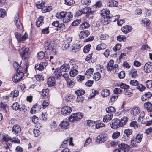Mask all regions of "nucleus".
<instances>
[{
    "label": "nucleus",
    "mask_w": 152,
    "mask_h": 152,
    "mask_svg": "<svg viewBox=\"0 0 152 152\" xmlns=\"http://www.w3.org/2000/svg\"><path fill=\"white\" fill-rule=\"evenodd\" d=\"M142 137V135L141 134H138L137 135L135 138L136 139L137 143H140L141 141Z\"/></svg>",
    "instance_id": "obj_56"
},
{
    "label": "nucleus",
    "mask_w": 152,
    "mask_h": 152,
    "mask_svg": "<svg viewBox=\"0 0 152 152\" xmlns=\"http://www.w3.org/2000/svg\"><path fill=\"white\" fill-rule=\"evenodd\" d=\"M106 112L109 114L112 113H115L116 111V109L113 106L109 107L106 109Z\"/></svg>",
    "instance_id": "obj_43"
},
{
    "label": "nucleus",
    "mask_w": 152,
    "mask_h": 152,
    "mask_svg": "<svg viewBox=\"0 0 152 152\" xmlns=\"http://www.w3.org/2000/svg\"><path fill=\"white\" fill-rule=\"evenodd\" d=\"M90 26V24L87 22H84L81 24L80 26V29L87 28Z\"/></svg>",
    "instance_id": "obj_42"
},
{
    "label": "nucleus",
    "mask_w": 152,
    "mask_h": 152,
    "mask_svg": "<svg viewBox=\"0 0 152 152\" xmlns=\"http://www.w3.org/2000/svg\"><path fill=\"white\" fill-rule=\"evenodd\" d=\"M142 22L143 23L144 26H148L150 23V20L147 18L144 19L142 20Z\"/></svg>",
    "instance_id": "obj_52"
},
{
    "label": "nucleus",
    "mask_w": 152,
    "mask_h": 152,
    "mask_svg": "<svg viewBox=\"0 0 152 152\" xmlns=\"http://www.w3.org/2000/svg\"><path fill=\"white\" fill-rule=\"evenodd\" d=\"M59 126L61 129H67L69 126V123L67 121H61Z\"/></svg>",
    "instance_id": "obj_23"
},
{
    "label": "nucleus",
    "mask_w": 152,
    "mask_h": 152,
    "mask_svg": "<svg viewBox=\"0 0 152 152\" xmlns=\"http://www.w3.org/2000/svg\"><path fill=\"white\" fill-rule=\"evenodd\" d=\"M129 84L132 86H137L139 85V82L136 80H132L130 81Z\"/></svg>",
    "instance_id": "obj_57"
},
{
    "label": "nucleus",
    "mask_w": 152,
    "mask_h": 152,
    "mask_svg": "<svg viewBox=\"0 0 152 152\" xmlns=\"http://www.w3.org/2000/svg\"><path fill=\"white\" fill-rule=\"evenodd\" d=\"M93 69L90 68L86 71L85 73V75L87 78H90L93 75Z\"/></svg>",
    "instance_id": "obj_34"
},
{
    "label": "nucleus",
    "mask_w": 152,
    "mask_h": 152,
    "mask_svg": "<svg viewBox=\"0 0 152 152\" xmlns=\"http://www.w3.org/2000/svg\"><path fill=\"white\" fill-rule=\"evenodd\" d=\"M137 86V88L141 92L145 90L146 88L145 87L141 84H139Z\"/></svg>",
    "instance_id": "obj_63"
},
{
    "label": "nucleus",
    "mask_w": 152,
    "mask_h": 152,
    "mask_svg": "<svg viewBox=\"0 0 152 152\" xmlns=\"http://www.w3.org/2000/svg\"><path fill=\"white\" fill-rule=\"evenodd\" d=\"M66 84L69 88H72L74 86L75 83L73 81L69 79L66 81Z\"/></svg>",
    "instance_id": "obj_50"
},
{
    "label": "nucleus",
    "mask_w": 152,
    "mask_h": 152,
    "mask_svg": "<svg viewBox=\"0 0 152 152\" xmlns=\"http://www.w3.org/2000/svg\"><path fill=\"white\" fill-rule=\"evenodd\" d=\"M107 47V45L103 43H101L98 44L96 48V50H101L104 49Z\"/></svg>",
    "instance_id": "obj_31"
},
{
    "label": "nucleus",
    "mask_w": 152,
    "mask_h": 152,
    "mask_svg": "<svg viewBox=\"0 0 152 152\" xmlns=\"http://www.w3.org/2000/svg\"><path fill=\"white\" fill-rule=\"evenodd\" d=\"M152 104L149 102H145L144 104V108L149 112L152 111Z\"/></svg>",
    "instance_id": "obj_29"
},
{
    "label": "nucleus",
    "mask_w": 152,
    "mask_h": 152,
    "mask_svg": "<svg viewBox=\"0 0 152 152\" xmlns=\"http://www.w3.org/2000/svg\"><path fill=\"white\" fill-rule=\"evenodd\" d=\"M144 70L146 73H149L152 71V62H148L145 65Z\"/></svg>",
    "instance_id": "obj_17"
},
{
    "label": "nucleus",
    "mask_w": 152,
    "mask_h": 152,
    "mask_svg": "<svg viewBox=\"0 0 152 152\" xmlns=\"http://www.w3.org/2000/svg\"><path fill=\"white\" fill-rule=\"evenodd\" d=\"M118 86L120 87L121 88L124 89H128L129 88V86L124 83H121Z\"/></svg>",
    "instance_id": "obj_61"
},
{
    "label": "nucleus",
    "mask_w": 152,
    "mask_h": 152,
    "mask_svg": "<svg viewBox=\"0 0 152 152\" xmlns=\"http://www.w3.org/2000/svg\"><path fill=\"white\" fill-rule=\"evenodd\" d=\"M44 55V53L42 51H41L37 53V57L40 60L43 58Z\"/></svg>",
    "instance_id": "obj_62"
},
{
    "label": "nucleus",
    "mask_w": 152,
    "mask_h": 152,
    "mask_svg": "<svg viewBox=\"0 0 152 152\" xmlns=\"http://www.w3.org/2000/svg\"><path fill=\"white\" fill-rule=\"evenodd\" d=\"M101 76L99 72H96L94 75L93 79L96 81L99 80L101 78Z\"/></svg>",
    "instance_id": "obj_47"
},
{
    "label": "nucleus",
    "mask_w": 152,
    "mask_h": 152,
    "mask_svg": "<svg viewBox=\"0 0 152 152\" xmlns=\"http://www.w3.org/2000/svg\"><path fill=\"white\" fill-rule=\"evenodd\" d=\"M34 135L36 137H38L40 134V132L38 129H33Z\"/></svg>",
    "instance_id": "obj_60"
},
{
    "label": "nucleus",
    "mask_w": 152,
    "mask_h": 152,
    "mask_svg": "<svg viewBox=\"0 0 152 152\" xmlns=\"http://www.w3.org/2000/svg\"><path fill=\"white\" fill-rule=\"evenodd\" d=\"M85 93V91L82 89L78 90L75 91V93L78 96H82Z\"/></svg>",
    "instance_id": "obj_54"
},
{
    "label": "nucleus",
    "mask_w": 152,
    "mask_h": 152,
    "mask_svg": "<svg viewBox=\"0 0 152 152\" xmlns=\"http://www.w3.org/2000/svg\"><path fill=\"white\" fill-rule=\"evenodd\" d=\"M100 94L102 97L105 98L110 95V91L107 89H103L101 91Z\"/></svg>",
    "instance_id": "obj_25"
},
{
    "label": "nucleus",
    "mask_w": 152,
    "mask_h": 152,
    "mask_svg": "<svg viewBox=\"0 0 152 152\" xmlns=\"http://www.w3.org/2000/svg\"><path fill=\"white\" fill-rule=\"evenodd\" d=\"M17 73L12 78V80L14 82H18L21 80L24 76V74L21 71L17 72Z\"/></svg>",
    "instance_id": "obj_5"
},
{
    "label": "nucleus",
    "mask_w": 152,
    "mask_h": 152,
    "mask_svg": "<svg viewBox=\"0 0 152 152\" xmlns=\"http://www.w3.org/2000/svg\"><path fill=\"white\" fill-rule=\"evenodd\" d=\"M19 50L21 52L22 51L23 54L22 55V59L25 60L28 58L30 57V53H29V49L28 48H26L24 46H22L21 45L19 46Z\"/></svg>",
    "instance_id": "obj_3"
},
{
    "label": "nucleus",
    "mask_w": 152,
    "mask_h": 152,
    "mask_svg": "<svg viewBox=\"0 0 152 152\" xmlns=\"http://www.w3.org/2000/svg\"><path fill=\"white\" fill-rule=\"evenodd\" d=\"M110 125L112 128L115 129L120 126V120L118 119H115L111 122Z\"/></svg>",
    "instance_id": "obj_15"
},
{
    "label": "nucleus",
    "mask_w": 152,
    "mask_h": 152,
    "mask_svg": "<svg viewBox=\"0 0 152 152\" xmlns=\"http://www.w3.org/2000/svg\"><path fill=\"white\" fill-rule=\"evenodd\" d=\"M78 67V66L75 64L71 68V70L69 72V75L71 77H74L78 74V72L77 69Z\"/></svg>",
    "instance_id": "obj_13"
},
{
    "label": "nucleus",
    "mask_w": 152,
    "mask_h": 152,
    "mask_svg": "<svg viewBox=\"0 0 152 152\" xmlns=\"http://www.w3.org/2000/svg\"><path fill=\"white\" fill-rule=\"evenodd\" d=\"M107 139V135L106 134H101L97 137L96 142L97 143H101L106 141Z\"/></svg>",
    "instance_id": "obj_12"
},
{
    "label": "nucleus",
    "mask_w": 152,
    "mask_h": 152,
    "mask_svg": "<svg viewBox=\"0 0 152 152\" xmlns=\"http://www.w3.org/2000/svg\"><path fill=\"white\" fill-rule=\"evenodd\" d=\"M15 35L16 38L19 42H22L25 41L28 37L27 34L26 33L22 36L19 33L15 32Z\"/></svg>",
    "instance_id": "obj_8"
},
{
    "label": "nucleus",
    "mask_w": 152,
    "mask_h": 152,
    "mask_svg": "<svg viewBox=\"0 0 152 152\" xmlns=\"http://www.w3.org/2000/svg\"><path fill=\"white\" fill-rule=\"evenodd\" d=\"M132 133V130L131 129H125L124 131V134L126 136L130 137Z\"/></svg>",
    "instance_id": "obj_45"
},
{
    "label": "nucleus",
    "mask_w": 152,
    "mask_h": 152,
    "mask_svg": "<svg viewBox=\"0 0 152 152\" xmlns=\"http://www.w3.org/2000/svg\"><path fill=\"white\" fill-rule=\"evenodd\" d=\"M49 90L48 89H43L42 91V95L44 98H46L48 95Z\"/></svg>",
    "instance_id": "obj_46"
},
{
    "label": "nucleus",
    "mask_w": 152,
    "mask_h": 152,
    "mask_svg": "<svg viewBox=\"0 0 152 152\" xmlns=\"http://www.w3.org/2000/svg\"><path fill=\"white\" fill-rule=\"evenodd\" d=\"M146 86L147 87L149 88H152V80H148L145 82Z\"/></svg>",
    "instance_id": "obj_64"
},
{
    "label": "nucleus",
    "mask_w": 152,
    "mask_h": 152,
    "mask_svg": "<svg viewBox=\"0 0 152 152\" xmlns=\"http://www.w3.org/2000/svg\"><path fill=\"white\" fill-rule=\"evenodd\" d=\"M114 61L113 60H110L107 63L106 68L108 71H111L112 70L113 67Z\"/></svg>",
    "instance_id": "obj_28"
},
{
    "label": "nucleus",
    "mask_w": 152,
    "mask_h": 152,
    "mask_svg": "<svg viewBox=\"0 0 152 152\" xmlns=\"http://www.w3.org/2000/svg\"><path fill=\"white\" fill-rule=\"evenodd\" d=\"M140 108L137 107H133L131 110L130 112L131 114L134 116H137L140 113Z\"/></svg>",
    "instance_id": "obj_21"
},
{
    "label": "nucleus",
    "mask_w": 152,
    "mask_h": 152,
    "mask_svg": "<svg viewBox=\"0 0 152 152\" xmlns=\"http://www.w3.org/2000/svg\"><path fill=\"white\" fill-rule=\"evenodd\" d=\"M110 11L109 10L107 9H104L101 11V15L102 16L106 17L109 14Z\"/></svg>",
    "instance_id": "obj_41"
},
{
    "label": "nucleus",
    "mask_w": 152,
    "mask_h": 152,
    "mask_svg": "<svg viewBox=\"0 0 152 152\" xmlns=\"http://www.w3.org/2000/svg\"><path fill=\"white\" fill-rule=\"evenodd\" d=\"M40 105L36 104L32 107L31 110V112L32 113H34L35 112L39 110Z\"/></svg>",
    "instance_id": "obj_38"
},
{
    "label": "nucleus",
    "mask_w": 152,
    "mask_h": 152,
    "mask_svg": "<svg viewBox=\"0 0 152 152\" xmlns=\"http://www.w3.org/2000/svg\"><path fill=\"white\" fill-rule=\"evenodd\" d=\"M130 126L133 127L135 129H137L138 127V125L135 121H132L130 124Z\"/></svg>",
    "instance_id": "obj_55"
},
{
    "label": "nucleus",
    "mask_w": 152,
    "mask_h": 152,
    "mask_svg": "<svg viewBox=\"0 0 152 152\" xmlns=\"http://www.w3.org/2000/svg\"><path fill=\"white\" fill-rule=\"evenodd\" d=\"M145 115V113L144 111H142L138 119V121L141 122V123L143 124H145V122L143 121L144 120V116Z\"/></svg>",
    "instance_id": "obj_33"
},
{
    "label": "nucleus",
    "mask_w": 152,
    "mask_h": 152,
    "mask_svg": "<svg viewBox=\"0 0 152 152\" xmlns=\"http://www.w3.org/2000/svg\"><path fill=\"white\" fill-rule=\"evenodd\" d=\"M66 12L64 11L57 12L56 15V16L58 18L62 19L63 20Z\"/></svg>",
    "instance_id": "obj_39"
},
{
    "label": "nucleus",
    "mask_w": 152,
    "mask_h": 152,
    "mask_svg": "<svg viewBox=\"0 0 152 152\" xmlns=\"http://www.w3.org/2000/svg\"><path fill=\"white\" fill-rule=\"evenodd\" d=\"M117 39V40L120 42H125L126 41V37L122 35L118 36Z\"/></svg>",
    "instance_id": "obj_48"
},
{
    "label": "nucleus",
    "mask_w": 152,
    "mask_h": 152,
    "mask_svg": "<svg viewBox=\"0 0 152 152\" xmlns=\"http://www.w3.org/2000/svg\"><path fill=\"white\" fill-rule=\"evenodd\" d=\"M82 118V113L80 112L72 114L69 117V119L70 121L73 122L79 120Z\"/></svg>",
    "instance_id": "obj_4"
},
{
    "label": "nucleus",
    "mask_w": 152,
    "mask_h": 152,
    "mask_svg": "<svg viewBox=\"0 0 152 152\" xmlns=\"http://www.w3.org/2000/svg\"><path fill=\"white\" fill-rule=\"evenodd\" d=\"M65 4L68 6H71L75 3L74 0H64Z\"/></svg>",
    "instance_id": "obj_51"
},
{
    "label": "nucleus",
    "mask_w": 152,
    "mask_h": 152,
    "mask_svg": "<svg viewBox=\"0 0 152 152\" xmlns=\"http://www.w3.org/2000/svg\"><path fill=\"white\" fill-rule=\"evenodd\" d=\"M90 34L89 31L88 30L83 31L79 33V37L80 39H83L87 37Z\"/></svg>",
    "instance_id": "obj_24"
},
{
    "label": "nucleus",
    "mask_w": 152,
    "mask_h": 152,
    "mask_svg": "<svg viewBox=\"0 0 152 152\" xmlns=\"http://www.w3.org/2000/svg\"><path fill=\"white\" fill-rule=\"evenodd\" d=\"M57 30H60V31L64 32L66 30L65 25L63 23L60 24L59 27L57 28Z\"/></svg>",
    "instance_id": "obj_44"
},
{
    "label": "nucleus",
    "mask_w": 152,
    "mask_h": 152,
    "mask_svg": "<svg viewBox=\"0 0 152 152\" xmlns=\"http://www.w3.org/2000/svg\"><path fill=\"white\" fill-rule=\"evenodd\" d=\"M14 22L15 23L16 26L19 30L22 31L23 29V25L21 22L20 20L18 18V13L16 14L14 18Z\"/></svg>",
    "instance_id": "obj_6"
},
{
    "label": "nucleus",
    "mask_w": 152,
    "mask_h": 152,
    "mask_svg": "<svg viewBox=\"0 0 152 152\" xmlns=\"http://www.w3.org/2000/svg\"><path fill=\"white\" fill-rule=\"evenodd\" d=\"M44 2L42 1H39L36 3L37 7L38 9H42V12L45 13L49 11L48 8L46 7H44Z\"/></svg>",
    "instance_id": "obj_7"
},
{
    "label": "nucleus",
    "mask_w": 152,
    "mask_h": 152,
    "mask_svg": "<svg viewBox=\"0 0 152 152\" xmlns=\"http://www.w3.org/2000/svg\"><path fill=\"white\" fill-rule=\"evenodd\" d=\"M137 70L135 69H133L130 71L129 74L132 78H136L137 76Z\"/></svg>",
    "instance_id": "obj_40"
},
{
    "label": "nucleus",
    "mask_w": 152,
    "mask_h": 152,
    "mask_svg": "<svg viewBox=\"0 0 152 152\" xmlns=\"http://www.w3.org/2000/svg\"><path fill=\"white\" fill-rule=\"evenodd\" d=\"M70 67L69 64H64L61 66L60 69L56 68L54 71L53 75L56 78L62 76V74L61 72H65L68 71L70 69Z\"/></svg>",
    "instance_id": "obj_2"
},
{
    "label": "nucleus",
    "mask_w": 152,
    "mask_h": 152,
    "mask_svg": "<svg viewBox=\"0 0 152 152\" xmlns=\"http://www.w3.org/2000/svg\"><path fill=\"white\" fill-rule=\"evenodd\" d=\"M152 96V94L150 92L145 93L141 97V99L142 101H144L151 98Z\"/></svg>",
    "instance_id": "obj_32"
},
{
    "label": "nucleus",
    "mask_w": 152,
    "mask_h": 152,
    "mask_svg": "<svg viewBox=\"0 0 152 152\" xmlns=\"http://www.w3.org/2000/svg\"><path fill=\"white\" fill-rule=\"evenodd\" d=\"M47 83L48 86H54L55 83V78L52 76L50 77L47 80Z\"/></svg>",
    "instance_id": "obj_19"
},
{
    "label": "nucleus",
    "mask_w": 152,
    "mask_h": 152,
    "mask_svg": "<svg viewBox=\"0 0 152 152\" xmlns=\"http://www.w3.org/2000/svg\"><path fill=\"white\" fill-rule=\"evenodd\" d=\"M19 91L18 90H15L11 93L10 95L6 96V99H10V98H11V99H12L14 97H17L19 95Z\"/></svg>",
    "instance_id": "obj_22"
},
{
    "label": "nucleus",
    "mask_w": 152,
    "mask_h": 152,
    "mask_svg": "<svg viewBox=\"0 0 152 152\" xmlns=\"http://www.w3.org/2000/svg\"><path fill=\"white\" fill-rule=\"evenodd\" d=\"M110 19V18H109V16H106V17H104L102 19V23L104 25L108 24L109 23Z\"/></svg>",
    "instance_id": "obj_36"
},
{
    "label": "nucleus",
    "mask_w": 152,
    "mask_h": 152,
    "mask_svg": "<svg viewBox=\"0 0 152 152\" xmlns=\"http://www.w3.org/2000/svg\"><path fill=\"white\" fill-rule=\"evenodd\" d=\"M72 39L71 37H69L66 41H65L64 43L62 46V48L63 50L67 49L69 46V44L72 41Z\"/></svg>",
    "instance_id": "obj_18"
},
{
    "label": "nucleus",
    "mask_w": 152,
    "mask_h": 152,
    "mask_svg": "<svg viewBox=\"0 0 152 152\" xmlns=\"http://www.w3.org/2000/svg\"><path fill=\"white\" fill-rule=\"evenodd\" d=\"M21 130V127L18 125H15L13 126L12 129V132L15 135H17L20 133Z\"/></svg>",
    "instance_id": "obj_16"
},
{
    "label": "nucleus",
    "mask_w": 152,
    "mask_h": 152,
    "mask_svg": "<svg viewBox=\"0 0 152 152\" xmlns=\"http://www.w3.org/2000/svg\"><path fill=\"white\" fill-rule=\"evenodd\" d=\"M48 63L46 61L41 62L39 64H37L35 65V70L39 71H42L44 70L47 66Z\"/></svg>",
    "instance_id": "obj_10"
},
{
    "label": "nucleus",
    "mask_w": 152,
    "mask_h": 152,
    "mask_svg": "<svg viewBox=\"0 0 152 152\" xmlns=\"http://www.w3.org/2000/svg\"><path fill=\"white\" fill-rule=\"evenodd\" d=\"M125 95L131 96L132 95V90L131 89H128L124 91Z\"/></svg>",
    "instance_id": "obj_49"
},
{
    "label": "nucleus",
    "mask_w": 152,
    "mask_h": 152,
    "mask_svg": "<svg viewBox=\"0 0 152 152\" xmlns=\"http://www.w3.org/2000/svg\"><path fill=\"white\" fill-rule=\"evenodd\" d=\"M113 115L112 114H109L104 116L103 118V121L107 122L110 121L113 118Z\"/></svg>",
    "instance_id": "obj_30"
},
{
    "label": "nucleus",
    "mask_w": 152,
    "mask_h": 152,
    "mask_svg": "<svg viewBox=\"0 0 152 152\" xmlns=\"http://www.w3.org/2000/svg\"><path fill=\"white\" fill-rule=\"evenodd\" d=\"M50 127L51 131L53 132H56L57 131L58 128L55 121H53L50 123Z\"/></svg>",
    "instance_id": "obj_35"
},
{
    "label": "nucleus",
    "mask_w": 152,
    "mask_h": 152,
    "mask_svg": "<svg viewBox=\"0 0 152 152\" xmlns=\"http://www.w3.org/2000/svg\"><path fill=\"white\" fill-rule=\"evenodd\" d=\"M44 18L43 16H40L38 18L36 22V25L38 27H40L44 24Z\"/></svg>",
    "instance_id": "obj_26"
},
{
    "label": "nucleus",
    "mask_w": 152,
    "mask_h": 152,
    "mask_svg": "<svg viewBox=\"0 0 152 152\" xmlns=\"http://www.w3.org/2000/svg\"><path fill=\"white\" fill-rule=\"evenodd\" d=\"M128 118L126 117H123L120 121V126H122L124 125L128 120Z\"/></svg>",
    "instance_id": "obj_37"
},
{
    "label": "nucleus",
    "mask_w": 152,
    "mask_h": 152,
    "mask_svg": "<svg viewBox=\"0 0 152 152\" xmlns=\"http://www.w3.org/2000/svg\"><path fill=\"white\" fill-rule=\"evenodd\" d=\"M132 29V28L131 26L129 25H126L122 28L121 30L125 34H126L131 31Z\"/></svg>",
    "instance_id": "obj_27"
},
{
    "label": "nucleus",
    "mask_w": 152,
    "mask_h": 152,
    "mask_svg": "<svg viewBox=\"0 0 152 152\" xmlns=\"http://www.w3.org/2000/svg\"><path fill=\"white\" fill-rule=\"evenodd\" d=\"M130 145L131 146L133 147H135L137 145L136 144L137 141H136V139L133 137L131 138Z\"/></svg>",
    "instance_id": "obj_53"
},
{
    "label": "nucleus",
    "mask_w": 152,
    "mask_h": 152,
    "mask_svg": "<svg viewBox=\"0 0 152 152\" xmlns=\"http://www.w3.org/2000/svg\"><path fill=\"white\" fill-rule=\"evenodd\" d=\"M119 148L115 149L113 152H124L125 150H128L129 147L126 144L121 143L118 145Z\"/></svg>",
    "instance_id": "obj_9"
},
{
    "label": "nucleus",
    "mask_w": 152,
    "mask_h": 152,
    "mask_svg": "<svg viewBox=\"0 0 152 152\" xmlns=\"http://www.w3.org/2000/svg\"><path fill=\"white\" fill-rule=\"evenodd\" d=\"M72 110L71 107L68 106H65L61 108V113L63 115H67L70 114Z\"/></svg>",
    "instance_id": "obj_11"
},
{
    "label": "nucleus",
    "mask_w": 152,
    "mask_h": 152,
    "mask_svg": "<svg viewBox=\"0 0 152 152\" xmlns=\"http://www.w3.org/2000/svg\"><path fill=\"white\" fill-rule=\"evenodd\" d=\"M13 65L14 68L16 70L17 72H18V71L20 70L21 71L22 69L17 62H15L13 63Z\"/></svg>",
    "instance_id": "obj_58"
},
{
    "label": "nucleus",
    "mask_w": 152,
    "mask_h": 152,
    "mask_svg": "<svg viewBox=\"0 0 152 152\" xmlns=\"http://www.w3.org/2000/svg\"><path fill=\"white\" fill-rule=\"evenodd\" d=\"M44 47L46 52L56 54V45L54 41L50 40L47 41L45 43Z\"/></svg>",
    "instance_id": "obj_1"
},
{
    "label": "nucleus",
    "mask_w": 152,
    "mask_h": 152,
    "mask_svg": "<svg viewBox=\"0 0 152 152\" xmlns=\"http://www.w3.org/2000/svg\"><path fill=\"white\" fill-rule=\"evenodd\" d=\"M12 107L13 110H17L19 109L20 105L17 102H15L13 104L12 106Z\"/></svg>",
    "instance_id": "obj_59"
},
{
    "label": "nucleus",
    "mask_w": 152,
    "mask_h": 152,
    "mask_svg": "<svg viewBox=\"0 0 152 152\" xmlns=\"http://www.w3.org/2000/svg\"><path fill=\"white\" fill-rule=\"evenodd\" d=\"M107 5L109 7H116L118 5V2L115 0H108L106 1Z\"/></svg>",
    "instance_id": "obj_20"
},
{
    "label": "nucleus",
    "mask_w": 152,
    "mask_h": 152,
    "mask_svg": "<svg viewBox=\"0 0 152 152\" xmlns=\"http://www.w3.org/2000/svg\"><path fill=\"white\" fill-rule=\"evenodd\" d=\"M73 15L70 12H66L64 17L63 19V22L64 23H66L70 21L72 19Z\"/></svg>",
    "instance_id": "obj_14"
}]
</instances>
